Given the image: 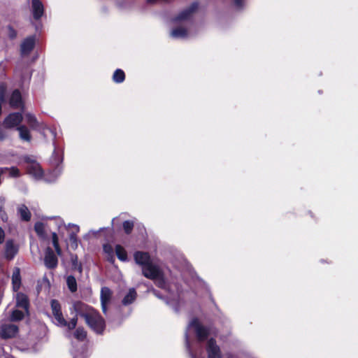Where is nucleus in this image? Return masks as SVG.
<instances>
[{
    "label": "nucleus",
    "mask_w": 358,
    "mask_h": 358,
    "mask_svg": "<svg viewBox=\"0 0 358 358\" xmlns=\"http://www.w3.org/2000/svg\"><path fill=\"white\" fill-rule=\"evenodd\" d=\"M50 306L52 315V322L59 327L65 328L68 331V334L70 331L76 328L78 322V315L84 318L86 324L96 334H102L105 329V320L99 313L93 308L80 301L74 303L73 307L76 315L72 317L69 322L64 318L62 312L61 305L57 300L52 299Z\"/></svg>",
    "instance_id": "f257e3e1"
},
{
    "label": "nucleus",
    "mask_w": 358,
    "mask_h": 358,
    "mask_svg": "<svg viewBox=\"0 0 358 358\" xmlns=\"http://www.w3.org/2000/svg\"><path fill=\"white\" fill-rule=\"evenodd\" d=\"M199 3L197 2L192 3L190 6L180 13H179L173 21L178 25L173 28L170 35L173 38H187L189 36V25L191 24L190 18L192 14L197 9Z\"/></svg>",
    "instance_id": "f03ea898"
},
{
    "label": "nucleus",
    "mask_w": 358,
    "mask_h": 358,
    "mask_svg": "<svg viewBox=\"0 0 358 358\" xmlns=\"http://www.w3.org/2000/svg\"><path fill=\"white\" fill-rule=\"evenodd\" d=\"M191 329L194 331L196 338L199 342H202L208 338V336L210 334L211 329L210 327H207L201 324L196 318L192 319L189 323L185 332V344L191 358H196V356L193 354L190 347L188 332Z\"/></svg>",
    "instance_id": "7ed1b4c3"
},
{
    "label": "nucleus",
    "mask_w": 358,
    "mask_h": 358,
    "mask_svg": "<svg viewBox=\"0 0 358 358\" xmlns=\"http://www.w3.org/2000/svg\"><path fill=\"white\" fill-rule=\"evenodd\" d=\"M135 262L141 266L142 274L145 278H153L158 265L152 263L148 252L137 251L134 254Z\"/></svg>",
    "instance_id": "20e7f679"
},
{
    "label": "nucleus",
    "mask_w": 358,
    "mask_h": 358,
    "mask_svg": "<svg viewBox=\"0 0 358 358\" xmlns=\"http://www.w3.org/2000/svg\"><path fill=\"white\" fill-rule=\"evenodd\" d=\"M24 161L27 163L26 169L29 175H30L36 180H43L45 181V178H52V175L49 172L45 175L43 169L40 164L36 162L33 156L26 155L23 157Z\"/></svg>",
    "instance_id": "39448f33"
},
{
    "label": "nucleus",
    "mask_w": 358,
    "mask_h": 358,
    "mask_svg": "<svg viewBox=\"0 0 358 358\" xmlns=\"http://www.w3.org/2000/svg\"><path fill=\"white\" fill-rule=\"evenodd\" d=\"M63 159V154L59 152L57 148H55L51 162L55 167L50 171V174L52 175V178H45V182H53L60 176L63 171V166H62Z\"/></svg>",
    "instance_id": "423d86ee"
},
{
    "label": "nucleus",
    "mask_w": 358,
    "mask_h": 358,
    "mask_svg": "<svg viewBox=\"0 0 358 358\" xmlns=\"http://www.w3.org/2000/svg\"><path fill=\"white\" fill-rule=\"evenodd\" d=\"M19 332V328L16 324L5 322L0 324V338L7 340L15 338Z\"/></svg>",
    "instance_id": "0eeeda50"
},
{
    "label": "nucleus",
    "mask_w": 358,
    "mask_h": 358,
    "mask_svg": "<svg viewBox=\"0 0 358 358\" xmlns=\"http://www.w3.org/2000/svg\"><path fill=\"white\" fill-rule=\"evenodd\" d=\"M155 282V284L159 288L169 292V285L165 279L164 274L161 268L158 266L156 267V272L153 274V278H148Z\"/></svg>",
    "instance_id": "6e6552de"
},
{
    "label": "nucleus",
    "mask_w": 358,
    "mask_h": 358,
    "mask_svg": "<svg viewBox=\"0 0 358 358\" xmlns=\"http://www.w3.org/2000/svg\"><path fill=\"white\" fill-rule=\"evenodd\" d=\"M44 264L49 269L56 268L58 264L57 257L50 247H48L45 251Z\"/></svg>",
    "instance_id": "1a4fd4ad"
},
{
    "label": "nucleus",
    "mask_w": 358,
    "mask_h": 358,
    "mask_svg": "<svg viewBox=\"0 0 358 358\" xmlns=\"http://www.w3.org/2000/svg\"><path fill=\"white\" fill-rule=\"evenodd\" d=\"M208 358H222L220 347L217 345L214 338H210L206 345Z\"/></svg>",
    "instance_id": "9d476101"
},
{
    "label": "nucleus",
    "mask_w": 358,
    "mask_h": 358,
    "mask_svg": "<svg viewBox=\"0 0 358 358\" xmlns=\"http://www.w3.org/2000/svg\"><path fill=\"white\" fill-rule=\"evenodd\" d=\"M31 11L35 20L38 21L44 15V6L40 0H31Z\"/></svg>",
    "instance_id": "9b49d317"
},
{
    "label": "nucleus",
    "mask_w": 358,
    "mask_h": 358,
    "mask_svg": "<svg viewBox=\"0 0 358 358\" xmlns=\"http://www.w3.org/2000/svg\"><path fill=\"white\" fill-rule=\"evenodd\" d=\"M111 296H112V292L108 287H104L101 288L100 300H101V310H102V312L103 313V314H105V315L107 314L108 305L110 303Z\"/></svg>",
    "instance_id": "f8f14e48"
},
{
    "label": "nucleus",
    "mask_w": 358,
    "mask_h": 358,
    "mask_svg": "<svg viewBox=\"0 0 358 358\" xmlns=\"http://www.w3.org/2000/svg\"><path fill=\"white\" fill-rule=\"evenodd\" d=\"M22 120V115L20 113H13L6 117L3 124L7 128H12L17 126Z\"/></svg>",
    "instance_id": "ddd939ff"
},
{
    "label": "nucleus",
    "mask_w": 358,
    "mask_h": 358,
    "mask_svg": "<svg viewBox=\"0 0 358 358\" xmlns=\"http://www.w3.org/2000/svg\"><path fill=\"white\" fill-rule=\"evenodd\" d=\"M35 45V36H29L25 38L20 46V52L22 55H28L34 49Z\"/></svg>",
    "instance_id": "4468645a"
},
{
    "label": "nucleus",
    "mask_w": 358,
    "mask_h": 358,
    "mask_svg": "<svg viewBox=\"0 0 358 358\" xmlns=\"http://www.w3.org/2000/svg\"><path fill=\"white\" fill-rule=\"evenodd\" d=\"M150 292H151L158 299L164 301L167 305L172 306L173 310L176 313H178L179 311V309L178 308V301L175 299H169L168 297H164L162 296L159 292L154 288H151L149 289Z\"/></svg>",
    "instance_id": "2eb2a0df"
},
{
    "label": "nucleus",
    "mask_w": 358,
    "mask_h": 358,
    "mask_svg": "<svg viewBox=\"0 0 358 358\" xmlns=\"http://www.w3.org/2000/svg\"><path fill=\"white\" fill-rule=\"evenodd\" d=\"M16 306L17 308L24 310L28 313L29 301L27 296L22 292H17L16 294Z\"/></svg>",
    "instance_id": "dca6fc26"
},
{
    "label": "nucleus",
    "mask_w": 358,
    "mask_h": 358,
    "mask_svg": "<svg viewBox=\"0 0 358 358\" xmlns=\"http://www.w3.org/2000/svg\"><path fill=\"white\" fill-rule=\"evenodd\" d=\"M10 106L13 108H18L23 104L22 100V95L18 90H15L10 97L9 100Z\"/></svg>",
    "instance_id": "f3484780"
},
{
    "label": "nucleus",
    "mask_w": 358,
    "mask_h": 358,
    "mask_svg": "<svg viewBox=\"0 0 358 358\" xmlns=\"http://www.w3.org/2000/svg\"><path fill=\"white\" fill-rule=\"evenodd\" d=\"M17 252V248L14 245L13 241H7L5 247V257L11 260Z\"/></svg>",
    "instance_id": "a211bd4d"
},
{
    "label": "nucleus",
    "mask_w": 358,
    "mask_h": 358,
    "mask_svg": "<svg viewBox=\"0 0 358 358\" xmlns=\"http://www.w3.org/2000/svg\"><path fill=\"white\" fill-rule=\"evenodd\" d=\"M12 285L14 292H17L21 286L20 269L15 267L12 274Z\"/></svg>",
    "instance_id": "6ab92c4d"
},
{
    "label": "nucleus",
    "mask_w": 358,
    "mask_h": 358,
    "mask_svg": "<svg viewBox=\"0 0 358 358\" xmlns=\"http://www.w3.org/2000/svg\"><path fill=\"white\" fill-rule=\"evenodd\" d=\"M137 297V293L134 288H130L126 295L124 296L122 303L124 306L131 304Z\"/></svg>",
    "instance_id": "aec40b11"
},
{
    "label": "nucleus",
    "mask_w": 358,
    "mask_h": 358,
    "mask_svg": "<svg viewBox=\"0 0 358 358\" xmlns=\"http://www.w3.org/2000/svg\"><path fill=\"white\" fill-rule=\"evenodd\" d=\"M17 213L20 215V218L24 221H29L31 218V213L28 208L24 204L18 206Z\"/></svg>",
    "instance_id": "412c9836"
},
{
    "label": "nucleus",
    "mask_w": 358,
    "mask_h": 358,
    "mask_svg": "<svg viewBox=\"0 0 358 358\" xmlns=\"http://www.w3.org/2000/svg\"><path fill=\"white\" fill-rule=\"evenodd\" d=\"M73 227L75 229V232H72L69 235V241L71 242V246L73 249H76L78 248V240L76 236V233L79 231V227L74 224H69V227Z\"/></svg>",
    "instance_id": "4be33fe9"
},
{
    "label": "nucleus",
    "mask_w": 358,
    "mask_h": 358,
    "mask_svg": "<svg viewBox=\"0 0 358 358\" xmlns=\"http://www.w3.org/2000/svg\"><path fill=\"white\" fill-rule=\"evenodd\" d=\"M103 250L104 253L106 255L107 260L110 263H114L115 257H114V250L112 245L110 244H104L103 245Z\"/></svg>",
    "instance_id": "5701e85b"
},
{
    "label": "nucleus",
    "mask_w": 358,
    "mask_h": 358,
    "mask_svg": "<svg viewBox=\"0 0 358 358\" xmlns=\"http://www.w3.org/2000/svg\"><path fill=\"white\" fill-rule=\"evenodd\" d=\"M25 120L32 129H37L39 126L36 116L31 113L25 114Z\"/></svg>",
    "instance_id": "b1692460"
},
{
    "label": "nucleus",
    "mask_w": 358,
    "mask_h": 358,
    "mask_svg": "<svg viewBox=\"0 0 358 358\" xmlns=\"http://www.w3.org/2000/svg\"><path fill=\"white\" fill-rule=\"evenodd\" d=\"M125 79L124 72L120 69L115 71L113 75V80L115 83H122Z\"/></svg>",
    "instance_id": "393cba45"
},
{
    "label": "nucleus",
    "mask_w": 358,
    "mask_h": 358,
    "mask_svg": "<svg viewBox=\"0 0 358 358\" xmlns=\"http://www.w3.org/2000/svg\"><path fill=\"white\" fill-rule=\"evenodd\" d=\"M115 253L117 258L122 262L127 261V253L124 248L120 245H117L115 247Z\"/></svg>",
    "instance_id": "a878e982"
},
{
    "label": "nucleus",
    "mask_w": 358,
    "mask_h": 358,
    "mask_svg": "<svg viewBox=\"0 0 358 358\" xmlns=\"http://www.w3.org/2000/svg\"><path fill=\"white\" fill-rule=\"evenodd\" d=\"M17 130L19 131L20 137L22 140L26 141H29L31 140L29 131L25 126L18 127Z\"/></svg>",
    "instance_id": "bb28decb"
},
{
    "label": "nucleus",
    "mask_w": 358,
    "mask_h": 358,
    "mask_svg": "<svg viewBox=\"0 0 358 358\" xmlns=\"http://www.w3.org/2000/svg\"><path fill=\"white\" fill-rule=\"evenodd\" d=\"M66 283L71 292H75L77 290V282L74 276H68L66 278Z\"/></svg>",
    "instance_id": "cd10ccee"
},
{
    "label": "nucleus",
    "mask_w": 358,
    "mask_h": 358,
    "mask_svg": "<svg viewBox=\"0 0 358 358\" xmlns=\"http://www.w3.org/2000/svg\"><path fill=\"white\" fill-rule=\"evenodd\" d=\"M71 261L72 264V268L73 270L78 271L79 273L82 272V265L78 262V259L77 255H71Z\"/></svg>",
    "instance_id": "c85d7f7f"
},
{
    "label": "nucleus",
    "mask_w": 358,
    "mask_h": 358,
    "mask_svg": "<svg viewBox=\"0 0 358 358\" xmlns=\"http://www.w3.org/2000/svg\"><path fill=\"white\" fill-rule=\"evenodd\" d=\"M73 335L77 340L83 341L87 336V332L83 327H78L76 329Z\"/></svg>",
    "instance_id": "c756f323"
},
{
    "label": "nucleus",
    "mask_w": 358,
    "mask_h": 358,
    "mask_svg": "<svg viewBox=\"0 0 358 358\" xmlns=\"http://www.w3.org/2000/svg\"><path fill=\"white\" fill-rule=\"evenodd\" d=\"M52 242L57 255H62V250L59 245V239L56 232L52 234Z\"/></svg>",
    "instance_id": "7c9ffc66"
},
{
    "label": "nucleus",
    "mask_w": 358,
    "mask_h": 358,
    "mask_svg": "<svg viewBox=\"0 0 358 358\" xmlns=\"http://www.w3.org/2000/svg\"><path fill=\"white\" fill-rule=\"evenodd\" d=\"M24 313L20 310H14L10 315L11 321H20L24 318Z\"/></svg>",
    "instance_id": "2f4dec72"
},
{
    "label": "nucleus",
    "mask_w": 358,
    "mask_h": 358,
    "mask_svg": "<svg viewBox=\"0 0 358 358\" xmlns=\"http://www.w3.org/2000/svg\"><path fill=\"white\" fill-rule=\"evenodd\" d=\"M134 226V222L131 220H126L122 224V227L124 232L127 234H129L131 233Z\"/></svg>",
    "instance_id": "473e14b6"
},
{
    "label": "nucleus",
    "mask_w": 358,
    "mask_h": 358,
    "mask_svg": "<svg viewBox=\"0 0 358 358\" xmlns=\"http://www.w3.org/2000/svg\"><path fill=\"white\" fill-rule=\"evenodd\" d=\"M7 173H8L9 176L11 178H18L21 175L20 170L15 166L8 168Z\"/></svg>",
    "instance_id": "72a5a7b5"
},
{
    "label": "nucleus",
    "mask_w": 358,
    "mask_h": 358,
    "mask_svg": "<svg viewBox=\"0 0 358 358\" xmlns=\"http://www.w3.org/2000/svg\"><path fill=\"white\" fill-rule=\"evenodd\" d=\"M233 3L237 10H242L246 5L245 0H233Z\"/></svg>",
    "instance_id": "f704fd0d"
},
{
    "label": "nucleus",
    "mask_w": 358,
    "mask_h": 358,
    "mask_svg": "<svg viewBox=\"0 0 358 358\" xmlns=\"http://www.w3.org/2000/svg\"><path fill=\"white\" fill-rule=\"evenodd\" d=\"M34 229L38 235L43 236L45 231L44 224L42 222H37L34 225Z\"/></svg>",
    "instance_id": "c9c22d12"
},
{
    "label": "nucleus",
    "mask_w": 358,
    "mask_h": 358,
    "mask_svg": "<svg viewBox=\"0 0 358 358\" xmlns=\"http://www.w3.org/2000/svg\"><path fill=\"white\" fill-rule=\"evenodd\" d=\"M7 29H8V37L10 39L15 38L16 36H17V31L10 25L8 26Z\"/></svg>",
    "instance_id": "e433bc0d"
},
{
    "label": "nucleus",
    "mask_w": 358,
    "mask_h": 358,
    "mask_svg": "<svg viewBox=\"0 0 358 358\" xmlns=\"http://www.w3.org/2000/svg\"><path fill=\"white\" fill-rule=\"evenodd\" d=\"M7 137L6 131L0 127V140H3Z\"/></svg>",
    "instance_id": "4c0bfd02"
},
{
    "label": "nucleus",
    "mask_w": 358,
    "mask_h": 358,
    "mask_svg": "<svg viewBox=\"0 0 358 358\" xmlns=\"http://www.w3.org/2000/svg\"><path fill=\"white\" fill-rule=\"evenodd\" d=\"M5 234L2 228L0 227V244L4 241Z\"/></svg>",
    "instance_id": "58836bf2"
},
{
    "label": "nucleus",
    "mask_w": 358,
    "mask_h": 358,
    "mask_svg": "<svg viewBox=\"0 0 358 358\" xmlns=\"http://www.w3.org/2000/svg\"><path fill=\"white\" fill-rule=\"evenodd\" d=\"M103 229L104 228H100L98 231L90 230L87 236L90 235V234H92L93 235L96 236L99 232L103 231Z\"/></svg>",
    "instance_id": "ea45409f"
},
{
    "label": "nucleus",
    "mask_w": 358,
    "mask_h": 358,
    "mask_svg": "<svg viewBox=\"0 0 358 358\" xmlns=\"http://www.w3.org/2000/svg\"><path fill=\"white\" fill-rule=\"evenodd\" d=\"M0 215H1V219L3 221H6L7 220L8 217H7V215H6L5 212L0 213Z\"/></svg>",
    "instance_id": "a19ab883"
},
{
    "label": "nucleus",
    "mask_w": 358,
    "mask_h": 358,
    "mask_svg": "<svg viewBox=\"0 0 358 358\" xmlns=\"http://www.w3.org/2000/svg\"><path fill=\"white\" fill-rule=\"evenodd\" d=\"M56 223L58 225V227L60 228V227L63 224V221L61 219H56Z\"/></svg>",
    "instance_id": "79ce46f5"
},
{
    "label": "nucleus",
    "mask_w": 358,
    "mask_h": 358,
    "mask_svg": "<svg viewBox=\"0 0 358 358\" xmlns=\"http://www.w3.org/2000/svg\"><path fill=\"white\" fill-rule=\"evenodd\" d=\"M3 208V206L0 205V213L4 212Z\"/></svg>",
    "instance_id": "37998d69"
},
{
    "label": "nucleus",
    "mask_w": 358,
    "mask_h": 358,
    "mask_svg": "<svg viewBox=\"0 0 358 358\" xmlns=\"http://www.w3.org/2000/svg\"><path fill=\"white\" fill-rule=\"evenodd\" d=\"M51 132L53 135H55V133L53 131H51Z\"/></svg>",
    "instance_id": "c03bdc74"
},
{
    "label": "nucleus",
    "mask_w": 358,
    "mask_h": 358,
    "mask_svg": "<svg viewBox=\"0 0 358 358\" xmlns=\"http://www.w3.org/2000/svg\"><path fill=\"white\" fill-rule=\"evenodd\" d=\"M75 358H81V357H75Z\"/></svg>",
    "instance_id": "a18cd8bd"
}]
</instances>
